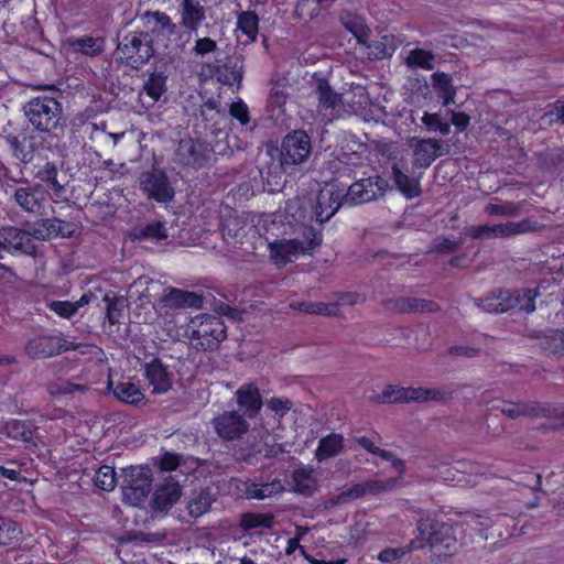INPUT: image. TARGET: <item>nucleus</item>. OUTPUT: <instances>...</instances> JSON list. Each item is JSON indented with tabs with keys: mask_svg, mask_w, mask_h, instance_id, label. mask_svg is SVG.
<instances>
[{
	"mask_svg": "<svg viewBox=\"0 0 564 564\" xmlns=\"http://www.w3.org/2000/svg\"><path fill=\"white\" fill-rule=\"evenodd\" d=\"M267 409L273 414L276 421L275 426H271L270 423L261 422L259 426H254L252 430L253 437L260 438V444L256 445V451L265 455H276L282 452L283 448L276 441L281 437V420L292 409V402L285 398L273 397L267 402Z\"/></svg>",
	"mask_w": 564,
	"mask_h": 564,
	"instance_id": "1",
	"label": "nucleus"
},
{
	"mask_svg": "<svg viewBox=\"0 0 564 564\" xmlns=\"http://www.w3.org/2000/svg\"><path fill=\"white\" fill-rule=\"evenodd\" d=\"M185 334L193 346L214 349L225 339L226 326L218 316L200 314L189 319Z\"/></svg>",
	"mask_w": 564,
	"mask_h": 564,
	"instance_id": "2",
	"label": "nucleus"
},
{
	"mask_svg": "<svg viewBox=\"0 0 564 564\" xmlns=\"http://www.w3.org/2000/svg\"><path fill=\"white\" fill-rule=\"evenodd\" d=\"M539 295L538 289L505 290L480 300L478 306L488 313H503L511 308L532 313L535 310L534 300Z\"/></svg>",
	"mask_w": 564,
	"mask_h": 564,
	"instance_id": "3",
	"label": "nucleus"
},
{
	"mask_svg": "<svg viewBox=\"0 0 564 564\" xmlns=\"http://www.w3.org/2000/svg\"><path fill=\"white\" fill-rule=\"evenodd\" d=\"M155 50L150 34L133 31L117 46V57L131 67L139 68L154 55Z\"/></svg>",
	"mask_w": 564,
	"mask_h": 564,
	"instance_id": "4",
	"label": "nucleus"
},
{
	"mask_svg": "<svg viewBox=\"0 0 564 564\" xmlns=\"http://www.w3.org/2000/svg\"><path fill=\"white\" fill-rule=\"evenodd\" d=\"M30 123L40 131H51L57 127L61 105L51 97H36L24 107Z\"/></svg>",
	"mask_w": 564,
	"mask_h": 564,
	"instance_id": "5",
	"label": "nucleus"
},
{
	"mask_svg": "<svg viewBox=\"0 0 564 564\" xmlns=\"http://www.w3.org/2000/svg\"><path fill=\"white\" fill-rule=\"evenodd\" d=\"M122 489L124 499L132 506H138L148 496L151 487L149 468L131 466L122 473Z\"/></svg>",
	"mask_w": 564,
	"mask_h": 564,
	"instance_id": "6",
	"label": "nucleus"
},
{
	"mask_svg": "<svg viewBox=\"0 0 564 564\" xmlns=\"http://www.w3.org/2000/svg\"><path fill=\"white\" fill-rule=\"evenodd\" d=\"M141 21L145 29L142 32L150 34L153 46L166 48L176 30V24L172 22L171 18L164 12L155 11L143 13Z\"/></svg>",
	"mask_w": 564,
	"mask_h": 564,
	"instance_id": "7",
	"label": "nucleus"
},
{
	"mask_svg": "<svg viewBox=\"0 0 564 564\" xmlns=\"http://www.w3.org/2000/svg\"><path fill=\"white\" fill-rule=\"evenodd\" d=\"M312 151L311 138L303 130H295L284 137L281 143L282 165H296L305 162Z\"/></svg>",
	"mask_w": 564,
	"mask_h": 564,
	"instance_id": "8",
	"label": "nucleus"
},
{
	"mask_svg": "<svg viewBox=\"0 0 564 564\" xmlns=\"http://www.w3.org/2000/svg\"><path fill=\"white\" fill-rule=\"evenodd\" d=\"M247 416L238 411H225L212 421L216 434L224 441H236L250 430Z\"/></svg>",
	"mask_w": 564,
	"mask_h": 564,
	"instance_id": "9",
	"label": "nucleus"
},
{
	"mask_svg": "<svg viewBox=\"0 0 564 564\" xmlns=\"http://www.w3.org/2000/svg\"><path fill=\"white\" fill-rule=\"evenodd\" d=\"M444 393L436 389L422 387H398L387 386L378 397L380 402H409V401H429L441 400Z\"/></svg>",
	"mask_w": 564,
	"mask_h": 564,
	"instance_id": "10",
	"label": "nucleus"
},
{
	"mask_svg": "<svg viewBox=\"0 0 564 564\" xmlns=\"http://www.w3.org/2000/svg\"><path fill=\"white\" fill-rule=\"evenodd\" d=\"M392 176L397 188L405 198L411 199L421 195L422 173L416 175L414 172H411L406 158H401L394 162L392 166Z\"/></svg>",
	"mask_w": 564,
	"mask_h": 564,
	"instance_id": "11",
	"label": "nucleus"
},
{
	"mask_svg": "<svg viewBox=\"0 0 564 564\" xmlns=\"http://www.w3.org/2000/svg\"><path fill=\"white\" fill-rule=\"evenodd\" d=\"M430 531H426V525L423 522L419 523V530L424 536L426 542L432 547L442 546L448 553L455 552L457 546L456 529L453 525L444 522H433L430 525Z\"/></svg>",
	"mask_w": 564,
	"mask_h": 564,
	"instance_id": "12",
	"label": "nucleus"
},
{
	"mask_svg": "<svg viewBox=\"0 0 564 564\" xmlns=\"http://www.w3.org/2000/svg\"><path fill=\"white\" fill-rule=\"evenodd\" d=\"M387 188L386 180L368 177L351 184L347 189V198L354 204H365L383 196Z\"/></svg>",
	"mask_w": 564,
	"mask_h": 564,
	"instance_id": "13",
	"label": "nucleus"
},
{
	"mask_svg": "<svg viewBox=\"0 0 564 564\" xmlns=\"http://www.w3.org/2000/svg\"><path fill=\"white\" fill-rule=\"evenodd\" d=\"M345 188L336 184H326L318 193L315 206L316 220L321 224L327 221L338 210Z\"/></svg>",
	"mask_w": 564,
	"mask_h": 564,
	"instance_id": "14",
	"label": "nucleus"
},
{
	"mask_svg": "<svg viewBox=\"0 0 564 564\" xmlns=\"http://www.w3.org/2000/svg\"><path fill=\"white\" fill-rule=\"evenodd\" d=\"M234 398L238 409L250 419L256 417L263 406L260 389L254 382L242 383L235 391Z\"/></svg>",
	"mask_w": 564,
	"mask_h": 564,
	"instance_id": "15",
	"label": "nucleus"
},
{
	"mask_svg": "<svg viewBox=\"0 0 564 564\" xmlns=\"http://www.w3.org/2000/svg\"><path fill=\"white\" fill-rule=\"evenodd\" d=\"M140 186L150 198L160 203L170 202L174 197L173 187L161 172L143 173L140 177Z\"/></svg>",
	"mask_w": 564,
	"mask_h": 564,
	"instance_id": "16",
	"label": "nucleus"
},
{
	"mask_svg": "<svg viewBox=\"0 0 564 564\" xmlns=\"http://www.w3.org/2000/svg\"><path fill=\"white\" fill-rule=\"evenodd\" d=\"M269 257L276 267H284L303 254V245L297 239H278L269 242Z\"/></svg>",
	"mask_w": 564,
	"mask_h": 564,
	"instance_id": "17",
	"label": "nucleus"
},
{
	"mask_svg": "<svg viewBox=\"0 0 564 564\" xmlns=\"http://www.w3.org/2000/svg\"><path fill=\"white\" fill-rule=\"evenodd\" d=\"M412 169H427L440 155L441 144L435 139H411Z\"/></svg>",
	"mask_w": 564,
	"mask_h": 564,
	"instance_id": "18",
	"label": "nucleus"
},
{
	"mask_svg": "<svg viewBox=\"0 0 564 564\" xmlns=\"http://www.w3.org/2000/svg\"><path fill=\"white\" fill-rule=\"evenodd\" d=\"M315 86L318 98V111L325 121L329 122L336 116V108L343 107V94L335 93L324 78L316 79Z\"/></svg>",
	"mask_w": 564,
	"mask_h": 564,
	"instance_id": "19",
	"label": "nucleus"
},
{
	"mask_svg": "<svg viewBox=\"0 0 564 564\" xmlns=\"http://www.w3.org/2000/svg\"><path fill=\"white\" fill-rule=\"evenodd\" d=\"M525 223L509 221L497 225H481L469 228V234L474 238L481 237H510L527 231Z\"/></svg>",
	"mask_w": 564,
	"mask_h": 564,
	"instance_id": "20",
	"label": "nucleus"
},
{
	"mask_svg": "<svg viewBox=\"0 0 564 564\" xmlns=\"http://www.w3.org/2000/svg\"><path fill=\"white\" fill-rule=\"evenodd\" d=\"M15 203L28 213H39L45 200V194L40 185L21 186L14 192Z\"/></svg>",
	"mask_w": 564,
	"mask_h": 564,
	"instance_id": "21",
	"label": "nucleus"
},
{
	"mask_svg": "<svg viewBox=\"0 0 564 564\" xmlns=\"http://www.w3.org/2000/svg\"><path fill=\"white\" fill-rule=\"evenodd\" d=\"M144 375L149 381V386L152 387V393L154 394L165 393L172 388L170 373L156 359L147 364Z\"/></svg>",
	"mask_w": 564,
	"mask_h": 564,
	"instance_id": "22",
	"label": "nucleus"
},
{
	"mask_svg": "<svg viewBox=\"0 0 564 564\" xmlns=\"http://www.w3.org/2000/svg\"><path fill=\"white\" fill-rule=\"evenodd\" d=\"M178 160L193 166H202L207 159V148L192 139H184L177 148Z\"/></svg>",
	"mask_w": 564,
	"mask_h": 564,
	"instance_id": "23",
	"label": "nucleus"
},
{
	"mask_svg": "<svg viewBox=\"0 0 564 564\" xmlns=\"http://www.w3.org/2000/svg\"><path fill=\"white\" fill-rule=\"evenodd\" d=\"M205 20V9L199 0H183L181 4V25L189 31H196Z\"/></svg>",
	"mask_w": 564,
	"mask_h": 564,
	"instance_id": "24",
	"label": "nucleus"
},
{
	"mask_svg": "<svg viewBox=\"0 0 564 564\" xmlns=\"http://www.w3.org/2000/svg\"><path fill=\"white\" fill-rule=\"evenodd\" d=\"M108 390L112 392L116 399L128 404L139 405L144 401L143 392L131 381H121L117 384L109 381Z\"/></svg>",
	"mask_w": 564,
	"mask_h": 564,
	"instance_id": "25",
	"label": "nucleus"
},
{
	"mask_svg": "<svg viewBox=\"0 0 564 564\" xmlns=\"http://www.w3.org/2000/svg\"><path fill=\"white\" fill-rule=\"evenodd\" d=\"M180 497L181 488L178 484L172 479H167L156 488L153 503L156 509L166 510L171 508Z\"/></svg>",
	"mask_w": 564,
	"mask_h": 564,
	"instance_id": "26",
	"label": "nucleus"
},
{
	"mask_svg": "<svg viewBox=\"0 0 564 564\" xmlns=\"http://www.w3.org/2000/svg\"><path fill=\"white\" fill-rule=\"evenodd\" d=\"M369 106V96L361 85H350L343 94V108L347 112L359 113Z\"/></svg>",
	"mask_w": 564,
	"mask_h": 564,
	"instance_id": "27",
	"label": "nucleus"
},
{
	"mask_svg": "<svg viewBox=\"0 0 564 564\" xmlns=\"http://www.w3.org/2000/svg\"><path fill=\"white\" fill-rule=\"evenodd\" d=\"M258 24L259 20L256 13L251 11L241 12L237 19V37L240 40V36L243 35L245 43L253 42L258 34Z\"/></svg>",
	"mask_w": 564,
	"mask_h": 564,
	"instance_id": "28",
	"label": "nucleus"
},
{
	"mask_svg": "<svg viewBox=\"0 0 564 564\" xmlns=\"http://www.w3.org/2000/svg\"><path fill=\"white\" fill-rule=\"evenodd\" d=\"M131 237L137 240H151L159 242L165 240L169 235L165 224L156 220L134 229L131 232Z\"/></svg>",
	"mask_w": 564,
	"mask_h": 564,
	"instance_id": "29",
	"label": "nucleus"
},
{
	"mask_svg": "<svg viewBox=\"0 0 564 564\" xmlns=\"http://www.w3.org/2000/svg\"><path fill=\"white\" fill-rule=\"evenodd\" d=\"M344 438L340 434H329L319 441L316 448V458L325 460L336 456L343 448Z\"/></svg>",
	"mask_w": 564,
	"mask_h": 564,
	"instance_id": "30",
	"label": "nucleus"
},
{
	"mask_svg": "<svg viewBox=\"0 0 564 564\" xmlns=\"http://www.w3.org/2000/svg\"><path fill=\"white\" fill-rule=\"evenodd\" d=\"M432 84L438 96L443 99L444 106H448L455 101V89L451 76L445 73H434L432 75Z\"/></svg>",
	"mask_w": 564,
	"mask_h": 564,
	"instance_id": "31",
	"label": "nucleus"
},
{
	"mask_svg": "<svg viewBox=\"0 0 564 564\" xmlns=\"http://www.w3.org/2000/svg\"><path fill=\"white\" fill-rule=\"evenodd\" d=\"M358 444L366 449L368 453L379 457L382 462L391 463V466L394 470L401 475L403 473V464L401 460L397 459L390 452L381 449L378 447L370 438L368 437H359L357 440Z\"/></svg>",
	"mask_w": 564,
	"mask_h": 564,
	"instance_id": "32",
	"label": "nucleus"
},
{
	"mask_svg": "<svg viewBox=\"0 0 564 564\" xmlns=\"http://www.w3.org/2000/svg\"><path fill=\"white\" fill-rule=\"evenodd\" d=\"M283 486L279 480L267 484H250L247 486L246 495L250 499H265L282 492Z\"/></svg>",
	"mask_w": 564,
	"mask_h": 564,
	"instance_id": "33",
	"label": "nucleus"
},
{
	"mask_svg": "<svg viewBox=\"0 0 564 564\" xmlns=\"http://www.w3.org/2000/svg\"><path fill=\"white\" fill-rule=\"evenodd\" d=\"M294 490L300 494L308 495L316 489V478L312 469L299 468L293 473Z\"/></svg>",
	"mask_w": 564,
	"mask_h": 564,
	"instance_id": "34",
	"label": "nucleus"
},
{
	"mask_svg": "<svg viewBox=\"0 0 564 564\" xmlns=\"http://www.w3.org/2000/svg\"><path fill=\"white\" fill-rule=\"evenodd\" d=\"M273 524V518L269 513L246 512L240 517V528L243 531L256 529H269Z\"/></svg>",
	"mask_w": 564,
	"mask_h": 564,
	"instance_id": "35",
	"label": "nucleus"
},
{
	"mask_svg": "<svg viewBox=\"0 0 564 564\" xmlns=\"http://www.w3.org/2000/svg\"><path fill=\"white\" fill-rule=\"evenodd\" d=\"M165 90V77L161 74H152L144 84L141 97H149V106H152L160 100Z\"/></svg>",
	"mask_w": 564,
	"mask_h": 564,
	"instance_id": "36",
	"label": "nucleus"
},
{
	"mask_svg": "<svg viewBox=\"0 0 564 564\" xmlns=\"http://www.w3.org/2000/svg\"><path fill=\"white\" fill-rule=\"evenodd\" d=\"M88 303L87 295H83L76 302L69 301H51L47 303V307L54 312L56 315L63 318H70L73 315L77 313L79 307L86 305Z\"/></svg>",
	"mask_w": 564,
	"mask_h": 564,
	"instance_id": "37",
	"label": "nucleus"
},
{
	"mask_svg": "<svg viewBox=\"0 0 564 564\" xmlns=\"http://www.w3.org/2000/svg\"><path fill=\"white\" fill-rule=\"evenodd\" d=\"M156 288H159L158 282L148 276H140L130 285L128 292L130 297L137 296L142 302L144 299L151 302V299L154 296L152 291Z\"/></svg>",
	"mask_w": 564,
	"mask_h": 564,
	"instance_id": "38",
	"label": "nucleus"
},
{
	"mask_svg": "<svg viewBox=\"0 0 564 564\" xmlns=\"http://www.w3.org/2000/svg\"><path fill=\"white\" fill-rule=\"evenodd\" d=\"M422 546V543L412 541L408 546L404 547H388L379 553L378 560L383 564H394L400 562L411 551Z\"/></svg>",
	"mask_w": 564,
	"mask_h": 564,
	"instance_id": "39",
	"label": "nucleus"
},
{
	"mask_svg": "<svg viewBox=\"0 0 564 564\" xmlns=\"http://www.w3.org/2000/svg\"><path fill=\"white\" fill-rule=\"evenodd\" d=\"M22 530L20 525L9 519L0 521V544L14 545L21 541Z\"/></svg>",
	"mask_w": 564,
	"mask_h": 564,
	"instance_id": "40",
	"label": "nucleus"
},
{
	"mask_svg": "<svg viewBox=\"0 0 564 564\" xmlns=\"http://www.w3.org/2000/svg\"><path fill=\"white\" fill-rule=\"evenodd\" d=\"M344 26L351 32L359 43L366 44L369 36V29L364 19L346 14L341 18Z\"/></svg>",
	"mask_w": 564,
	"mask_h": 564,
	"instance_id": "41",
	"label": "nucleus"
},
{
	"mask_svg": "<svg viewBox=\"0 0 564 564\" xmlns=\"http://www.w3.org/2000/svg\"><path fill=\"white\" fill-rule=\"evenodd\" d=\"M70 46L88 56H95L102 51L104 41L97 37L86 36L68 40Z\"/></svg>",
	"mask_w": 564,
	"mask_h": 564,
	"instance_id": "42",
	"label": "nucleus"
},
{
	"mask_svg": "<svg viewBox=\"0 0 564 564\" xmlns=\"http://www.w3.org/2000/svg\"><path fill=\"white\" fill-rule=\"evenodd\" d=\"M406 64L411 67L432 69L435 65V55L430 51L415 48L409 53Z\"/></svg>",
	"mask_w": 564,
	"mask_h": 564,
	"instance_id": "43",
	"label": "nucleus"
},
{
	"mask_svg": "<svg viewBox=\"0 0 564 564\" xmlns=\"http://www.w3.org/2000/svg\"><path fill=\"white\" fill-rule=\"evenodd\" d=\"M213 501L214 497L209 491H200L196 497L191 499V501L188 502L187 508L189 514L193 517H200L205 514L209 510Z\"/></svg>",
	"mask_w": 564,
	"mask_h": 564,
	"instance_id": "44",
	"label": "nucleus"
},
{
	"mask_svg": "<svg viewBox=\"0 0 564 564\" xmlns=\"http://www.w3.org/2000/svg\"><path fill=\"white\" fill-rule=\"evenodd\" d=\"M291 307L294 310L304 311L310 314H318V315H336L337 314V305L327 304L323 302H312V303H293Z\"/></svg>",
	"mask_w": 564,
	"mask_h": 564,
	"instance_id": "45",
	"label": "nucleus"
},
{
	"mask_svg": "<svg viewBox=\"0 0 564 564\" xmlns=\"http://www.w3.org/2000/svg\"><path fill=\"white\" fill-rule=\"evenodd\" d=\"M399 477H390L386 479H369L364 482L366 494L377 495L383 491L392 490L400 484Z\"/></svg>",
	"mask_w": 564,
	"mask_h": 564,
	"instance_id": "46",
	"label": "nucleus"
},
{
	"mask_svg": "<svg viewBox=\"0 0 564 564\" xmlns=\"http://www.w3.org/2000/svg\"><path fill=\"white\" fill-rule=\"evenodd\" d=\"M95 485L106 491H111L117 484L116 471L110 466L100 467L94 477Z\"/></svg>",
	"mask_w": 564,
	"mask_h": 564,
	"instance_id": "47",
	"label": "nucleus"
},
{
	"mask_svg": "<svg viewBox=\"0 0 564 564\" xmlns=\"http://www.w3.org/2000/svg\"><path fill=\"white\" fill-rule=\"evenodd\" d=\"M26 351L32 357L45 358L53 354L51 346V338L48 337H36L29 341Z\"/></svg>",
	"mask_w": 564,
	"mask_h": 564,
	"instance_id": "48",
	"label": "nucleus"
},
{
	"mask_svg": "<svg viewBox=\"0 0 564 564\" xmlns=\"http://www.w3.org/2000/svg\"><path fill=\"white\" fill-rule=\"evenodd\" d=\"M85 387L72 383L69 381L58 380L55 382H51L47 387V391L52 397H65L68 394H73L76 391H84Z\"/></svg>",
	"mask_w": 564,
	"mask_h": 564,
	"instance_id": "49",
	"label": "nucleus"
},
{
	"mask_svg": "<svg viewBox=\"0 0 564 564\" xmlns=\"http://www.w3.org/2000/svg\"><path fill=\"white\" fill-rule=\"evenodd\" d=\"M422 122L426 126L429 131L440 132L446 135L451 131V124L443 120L437 113L425 112L422 117Z\"/></svg>",
	"mask_w": 564,
	"mask_h": 564,
	"instance_id": "50",
	"label": "nucleus"
},
{
	"mask_svg": "<svg viewBox=\"0 0 564 564\" xmlns=\"http://www.w3.org/2000/svg\"><path fill=\"white\" fill-rule=\"evenodd\" d=\"M304 240L300 241V243L303 245V254L310 253L313 251L316 247L321 245L322 241V235L319 231L313 229V228H306L303 232Z\"/></svg>",
	"mask_w": 564,
	"mask_h": 564,
	"instance_id": "51",
	"label": "nucleus"
},
{
	"mask_svg": "<svg viewBox=\"0 0 564 564\" xmlns=\"http://www.w3.org/2000/svg\"><path fill=\"white\" fill-rule=\"evenodd\" d=\"M400 310L402 311H434L436 310V305L426 302L425 300H417V299H408L402 301V304L400 306Z\"/></svg>",
	"mask_w": 564,
	"mask_h": 564,
	"instance_id": "52",
	"label": "nucleus"
},
{
	"mask_svg": "<svg viewBox=\"0 0 564 564\" xmlns=\"http://www.w3.org/2000/svg\"><path fill=\"white\" fill-rule=\"evenodd\" d=\"M367 495L364 482L356 484L337 496L336 502L341 503Z\"/></svg>",
	"mask_w": 564,
	"mask_h": 564,
	"instance_id": "53",
	"label": "nucleus"
},
{
	"mask_svg": "<svg viewBox=\"0 0 564 564\" xmlns=\"http://www.w3.org/2000/svg\"><path fill=\"white\" fill-rule=\"evenodd\" d=\"M229 112L242 126H245L249 122V110H248L247 105L242 100L232 102L230 106Z\"/></svg>",
	"mask_w": 564,
	"mask_h": 564,
	"instance_id": "54",
	"label": "nucleus"
},
{
	"mask_svg": "<svg viewBox=\"0 0 564 564\" xmlns=\"http://www.w3.org/2000/svg\"><path fill=\"white\" fill-rule=\"evenodd\" d=\"M104 301L107 304L106 317L110 324H117L120 318V310L118 308V300L105 296Z\"/></svg>",
	"mask_w": 564,
	"mask_h": 564,
	"instance_id": "55",
	"label": "nucleus"
},
{
	"mask_svg": "<svg viewBox=\"0 0 564 564\" xmlns=\"http://www.w3.org/2000/svg\"><path fill=\"white\" fill-rule=\"evenodd\" d=\"M216 50V42L209 37L198 39L195 43L194 51L196 54L205 55Z\"/></svg>",
	"mask_w": 564,
	"mask_h": 564,
	"instance_id": "56",
	"label": "nucleus"
},
{
	"mask_svg": "<svg viewBox=\"0 0 564 564\" xmlns=\"http://www.w3.org/2000/svg\"><path fill=\"white\" fill-rule=\"evenodd\" d=\"M502 414L511 419L518 417L527 412V406L516 403H506L501 408Z\"/></svg>",
	"mask_w": 564,
	"mask_h": 564,
	"instance_id": "57",
	"label": "nucleus"
},
{
	"mask_svg": "<svg viewBox=\"0 0 564 564\" xmlns=\"http://www.w3.org/2000/svg\"><path fill=\"white\" fill-rule=\"evenodd\" d=\"M465 523L469 528L475 529V531H477L482 539H487V536L482 534V527L486 525L484 517L478 514H469L465 518Z\"/></svg>",
	"mask_w": 564,
	"mask_h": 564,
	"instance_id": "58",
	"label": "nucleus"
},
{
	"mask_svg": "<svg viewBox=\"0 0 564 564\" xmlns=\"http://www.w3.org/2000/svg\"><path fill=\"white\" fill-rule=\"evenodd\" d=\"M178 456L172 453H166L163 455L161 459L160 467L163 470L171 471L174 470L178 466Z\"/></svg>",
	"mask_w": 564,
	"mask_h": 564,
	"instance_id": "59",
	"label": "nucleus"
},
{
	"mask_svg": "<svg viewBox=\"0 0 564 564\" xmlns=\"http://www.w3.org/2000/svg\"><path fill=\"white\" fill-rule=\"evenodd\" d=\"M45 173H46L47 186L51 189H54L55 192H59L62 189V186L59 185V183L56 180L55 167L47 164L46 169H45Z\"/></svg>",
	"mask_w": 564,
	"mask_h": 564,
	"instance_id": "60",
	"label": "nucleus"
},
{
	"mask_svg": "<svg viewBox=\"0 0 564 564\" xmlns=\"http://www.w3.org/2000/svg\"><path fill=\"white\" fill-rule=\"evenodd\" d=\"M486 212L495 215H513L516 208L512 205H489L486 207Z\"/></svg>",
	"mask_w": 564,
	"mask_h": 564,
	"instance_id": "61",
	"label": "nucleus"
},
{
	"mask_svg": "<svg viewBox=\"0 0 564 564\" xmlns=\"http://www.w3.org/2000/svg\"><path fill=\"white\" fill-rule=\"evenodd\" d=\"M452 122L459 130H464L469 124V117L464 112H453Z\"/></svg>",
	"mask_w": 564,
	"mask_h": 564,
	"instance_id": "62",
	"label": "nucleus"
},
{
	"mask_svg": "<svg viewBox=\"0 0 564 564\" xmlns=\"http://www.w3.org/2000/svg\"><path fill=\"white\" fill-rule=\"evenodd\" d=\"M453 352L459 356L474 357L477 355V349L467 346L455 347Z\"/></svg>",
	"mask_w": 564,
	"mask_h": 564,
	"instance_id": "63",
	"label": "nucleus"
},
{
	"mask_svg": "<svg viewBox=\"0 0 564 564\" xmlns=\"http://www.w3.org/2000/svg\"><path fill=\"white\" fill-rule=\"evenodd\" d=\"M300 547H302L301 544H300V541H297L294 538H291V539L288 540V544H286V547H285V554L291 555L296 550L300 551Z\"/></svg>",
	"mask_w": 564,
	"mask_h": 564,
	"instance_id": "64",
	"label": "nucleus"
}]
</instances>
